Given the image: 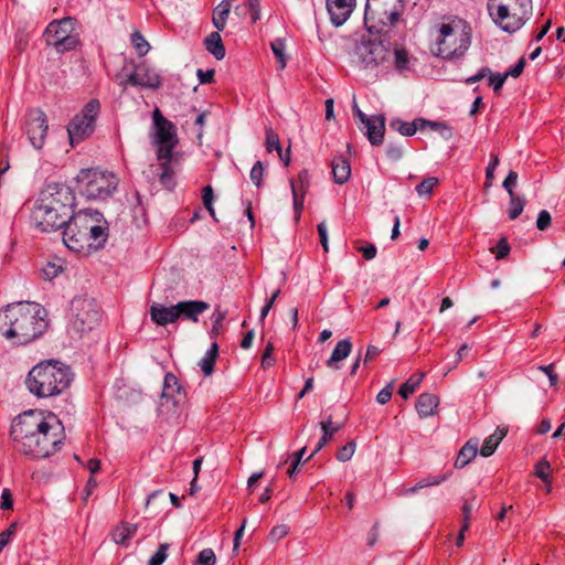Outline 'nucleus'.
<instances>
[{
	"label": "nucleus",
	"instance_id": "nucleus-6",
	"mask_svg": "<svg viewBox=\"0 0 565 565\" xmlns=\"http://www.w3.org/2000/svg\"><path fill=\"white\" fill-rule=\"evenodd\" d=\"M398 18V0L365 1L364 25L371 34H390Z\"/></svg>",
	"mask_w": 565,
	"mask_h": 565
},
{
	"label": "nucleus",
	"instance_id": "nucleus-12",
	"mask_svg": "<svg viewBox=\"0 0 565 565\" xmlns=\"http://www.w3.org/2000/svg\"><path fill=\"white\" fill-rule=\"evenodd\" d=\"M10 436L20 452L33 454L35 445V412L33 409L24 411L12 419Z\"/></svg>",
	"mask_w": 565,
	"mask_h": 565
},
{
	"label": "nucleus",
	"instance_id": "nucleus-3",
	"mask_svg": "<svg viewBox=\"0 0 565 565\" xmlns=\"http://www.w3.org/2000/svg\"><path fill=\"white\" fill-rule=\"evenodd\" d=\"M488 9L493 22L502 31L513 33L530 19L532 0H490Z\"/></svg>",
	"mask_w": 565,
	"mask_h": 565
},
{
	"label": "nucleus",
	"instance_id": "nucleus-7",
	"mask_svg": "<svg viewBox=\"0 0 565 565\" xmlns=\"http://www.w3.org/2000/svg\"><path fill=\"white\" fill-rule=\"evenodd\" d=\"M72 381L70 367L60 361L38 362V397H49L62 393Z\"/></svg>",
	"mask_w": 565,
	"mask_h": 565
},
{
	"label": "nucleus",
	"instance_id": "nucleus-27",
	"mask_svg": "<svg viewBox=\"0 0 565 565\" xmlns=\"http://www.w3.org/2000/svg\"><path fill=\"white\" fill-rule=\"evenodd\" d=\"M352 351V343L349 339L339 341L333 349L331 356L327 360L326 365L333 370H339V363L345 360Z\"/></svg>",
	"mask_w": 565,
	"mask_h": 565
},
{
	"label": "nucleus",
	"instance_id": "nucleus-41",
	"mask_svg": "<svg viewBox=\"0 0 565 565\" xmlns=\"http://www.w3.org/2000/svg\"><path fill=\"white\" fill-rule=\"evenodd\" d=\"M38 338H40L44 332H46L51 327V319L49 317V311L41 307L38 303Z\"/></svg>",
	"mask_w": 565,
	"mask_h": 565
},
{
	"label": "nucleus",
	"instance_id": "nucleus-49",
	"mask_svg": "<svg viewBox=\"0 0 565 565\" xmlns=\"http://www.w3.org/2000/svg\"><path fill=\"white\" fill-rule=\"evenodd\" d=\"M450 473H443L437 476H428L419 480V487H431V486H438L443 482H445L449 478Z\"/></svg>",
	"mask_w": 565,
	"mask_h": 565
},
{
	"label": "nucleus",
	"instance_id": "nucleus-2",
	"mask_svg": "<svg viewBox=\"0 0 565 565\" xmlns=\"http://www.w3.org/2000/svg\"><path fill=\"white\" fill-rule=\"evenodd\" d=\"M75 181L79 194L94 201H104L113 196L119 183L114 172L99 168L82 169Z\"/></svg>",
	"mask_w": 565,
	"mask_h": 565
},
{
	"label": "nucleus",
	"instance_id": "nucleus-32",
	"mask_svg": "<svg viewBox=\"0 0 565 565\" xmlns=\"http://www.w3.org/2000/svg\"><path fill=\"white\" fill-rule=\"evenodd\" d=\"M218 355V345L213 342L204 356L199 361L198 365L205 376H210L214 372V365Z\"/></svg>",
	"mask_w": 565,
	"mask_h": 565
},
{
	"label": "nucleus",
	"instance_id": "nucleus-60",
	"mask_svg": "<svg viewBox=\"0 0 565 565\" xmlns=\"http://www.w3.org/2000/svg\"><path fill=\"white\" fill-rule=\"evenodd\" d=\"M551 214L546 210L540 211L537 218H536V227L540 231L546 230L551 225Z\"/></svg>",
	"mask_w": 565,
	"mask_h": 565
},
{
	"label": "nucleus",
	"instance_id": "nucleus-21",
	"mask_svg": "<svg viewBox=\"0 0 565 565\" xmlns=\"http://www.w3.org/2000/svg\"><path fill=\"white\" fill-rule=\"evenodd\" d=\"M209 303L202 300H184L174 305L177 319L199 321V316L209 309Z\"/></svg>",
	"mask_w": 565,
	"mask_h": 565
},
{
	"label": "nucleus",
	"instance_id": "nucleus-45",
	"mask_svg": "<svg viewBox=\"0 0 565 565\" xmlns=\"http://www.w3.org/2000/svg\"><path fill=\"white\" fill-rule=\"evenodd\" d=\"M438 184V179L435 177H428L424 179L417 186L416 193L419 196H429L434 190V188Z\"/></svg>",
	"mask_w": 565,
	"mask_h": 565
},
{
	"label": "nucleus",
	"instance_id": "nucleus-14",
	"mask_svg": "<svg viewBox=\"0 0 565 565\" xmlns=\"http://www.w3.org/2000/svg\"><path fill=\"white\" fill-rule=\"evenodd\" d=\"M99 111V102L92 99L84 106L82 111L71 120L67 126V134L72 147L93 134Z\"/></svg>",
	"mask_w": 565,
	"mask_h": 565
},
{
	"label": "nucleus",
	"instance_id": "nucleus-28",
	"mask_svg": "<svg viewBox=\"0 0 565 565\" xmlns=\"http://www.w3.org/2000/svg\"><path fill=\"white\" fill-rule=\"evenodd\" d=\"M333 180L338 184H344L351 177V166L347 158L337 157L332 161Z\"/></svg>",
	"mask_w": 565,
	"mask_h": 565
},
{
	"label": "nucleus",
	"instance_id": "nucleus-23",
	"mask_svg": "<svg viewBox=\"0 0 565 565\" xmlns=\"http://www.w3.org/2000/svg\"><path fill=\"white\" fill-rule=\"evenodd\" d=\"M391 61L385 65L393 66L394 70L399 74H406L413 71L416 58L411 56L408 51L399 46H391Z\"/></svg>",
	"mask_w": 565,
	"mask_h": 565
},
{
	"label": "nucleus",
	"instance_id": "nucleus-15",
	"mask_svg": "<svg viewBox=\"0 0 565 565\" xmlns=\"http://www.w3.org/2000/svg\"><path fill=\"white\" fill-rule=\"evenodd\" d=\"M43 40L49 46H53L57 52H67L77 44V36L74 34V20L71 18L51 22L44 33Z\"/></svg>",
	"mask_w": 565,
	"mask_h": 565
},
{
	"label": "nucleus",
	"instance_id": "nucleus-50",
	"mask_svg": "<svg viewBox=\"0 0 565 565\" xmlns=\"http://www.w3.org/2000/svg\"><path fill=\"white\" fill-rule=\"evenodd\" d=\"M264 170L265 168L262 161H257L250 170L249 178L257 188H259L262 184Z\"/></svg>",
	"mask_w": 565,
	"mask_h": 565
},
{
	"label": "nucleus",
	"instance_id": "nucleus-56",
	"mask_svg": "<svg viewBox=\"0 0 565 565\" xmlns=\"http://www.w3.org/2000/svg\"><path fill=\"white\" fill-rule=\"evenodd\" d=\"M274 345L268 342L263 354H262V366L264 369L270 367L275 363V359L273 356Z\"/></svg>",
	"mask_w": 565,
	"mask_h": 565
},
{
	"label": "nucleus",
	"instance_id": "nucleus-19",
	"mask_svg": "<svg viewBox=\"0 0 565 565\" xmlns=\"http://www.w3.org/2000/svg\"><path fill=\"white\" fill-rule=\"evenodd\" d=\"M141 86L147 88H158L161 85L160 75L156 70L140 64L135 70L127 74L126 79L121 82V85Z\"/></svg>",
	"mask_w": 565,
	"mask_h": 565
},
{
	"label": "nucleus",
	"instance_id": "nucleus-57",
	"mask_svg": "<svg viewBox=\"0 0 565 565\" xmlns=\"http://www.w3.org/2000/svg\"><path fill=\"white\" fill-rule=\"evenodd\" d=\"M289 533V526L286 524H279L271 529L269 533V539L273 542H277L281 539H284Z\"/></svg>",
	"mask_w": 565,
	"mask_h": 565
},
{
	"label": "nucleus",
	"instance_id": "nucleus-1",
	"mask_svg": "<svg viewBox=\"0 0 565 565\" xmlns=\"http://www.w3.org/2000/svg\"><path fill=\"white\" fill-rule=\"evenodd\" d=\"M0 332L15 345H25L35 338V306L20 301L0 310Z\"/></svg>",
	"mask_w": 565,
	"mask_h": 565
},
{
	"label": "nucleus",
	"instance_id": "nucleus-43",
	"mask_svg": "<svg viewBox=\"0 0 565 565\" xmlns=\"http://www.w3.org/2000/svg\"><path fill=\"white\" fill-rule=\"evenodd\" d=\"M63 270V263L61 259L49 262L42 267L41 273L46 280H52Z\"/></svg>",
	"mask_w": 565,
	"mask_h": 565
},
{
	"label": "nucleus",
	"instance_id": "nucleus-51",
	"mask_svg": "<svg viewBox=\"0 0 565 565\" xmlns=\"http://www.w3.org/2000/svg\"><path fill=\"white\" fill-rule=\"evenodd\" d=\"M216 556L212 548H204L199 553L198 564L199 565H215Z\"/></svg>",
	"mask_w": 565,
	"mask_h": 565
},
{
	"label": "nucleus",
	"instance_id": "nucleus-29",
	"mask_svg": "<svg viewBox=\"0 0 565 565\" xmlns=\"http://www.w3.org/2000/svg\"><path fill=\"white\" fill-rule=\"evenodd\" d=\"M478 454V440H468L462 448L459 450L455 467L463 468L466 467Z\"/></svg>",
	"mask_w": 565,
	"mask_h": 565
},
{
	"label": "nucleus",
	"instance_id": "nucleus-31",
	"mask_svg": "<svg viewBox=\"0 0 565 565\" xmlns=\"http://www.w3.org/2000/svg\"><path fill=\"white\" fill-rule=\"evenodd\" d=\"M320 426H321V430H322V437L319 439L312 454L308 458L312 457L315 454L320 451L331 440L332 436L341 428V425L334 424L331 420V418H328L327 420L321 422Z\"/></svg>",
	"mask_w": 565,
	"mask_h": 565
},
{
	"label": "nucleus",
	"instance_id": "nucleus-40",
	"mask_svg": "<svg viewBox=\"0 0 565 565\" xmlns=\"http://www.w3.org/2000/svg\"><path fill=\"white\" fill-rule=\"evenodd\" d=\"M392 128L397 130L402 136L411 137L417 131L415 120L412 122L403 121L401 119H394L390 125Z\"/></svg>",
	"mask_w": 565,
	"mask_h": 565
},
{
	"label": "nucleus",
	"instance_id": "nucleus-30",
	"mask_svg": "<svg viewBox=\"0 0 565 565\" xmlns=\"http://www.w3.org/2000/svg\"><path fill=\"white\" fill-rule=\"evenodd\" d=\"M232 8L231 0H222L213 11L212 23L217 31H223Z\"/></svg>",
	"mask_w": 565,
	"mask_h": 565
},
{
	"label": "nucleus",
	"instance_id": "nucleus-36",
	"mask_svg": "<svg viewBox=\"0 0 565 565\" xmlns=\"http://www.w3.org/2000/svg\"><path fill=\"white\" fill-rule=\"evenodd\" d=\"M505 434V429H497L492 435L487 437L480 449L481 456H491L495 451L497 447L499 446Z\"/></svg>",
	"mask_w": 565,
	"mask_h": 565
},
{
	"label": "nucleus",
	"instance_id": "nucleus-37",
	"mask_svg": "<svg viewBox=\"0 0 565 565\" xmlns=\"http://www.w3.org/2000/svg\"><path fill=\"white\" fill-rule=\"evenodd\" d=\"M265 147L268 152L276 151L280 159L285 161L286 164H288L289 158L285 159L279 137L271 128L266 129Z\"/></svg>",
	"mask_w": 565,
	"mask_h": 565
},
{
	"label": "nucleus",
	"instance_id": "nucleus-52",
	"mask_svg": "<svg viewBox=\"0 0 565 565\" xmlns=\"http://www.w3.org/2000/svg\"><path fill=\"white\" fill-rule=\"evenodd\" d=\"M202 200H203V204H204L205 209L209 211V213L213 217H215V211H214V207H213L214 194H213V190H212V188L210 185H206L203 189Z\"/></svg>",
	"mask_w": 565,
	"mask_h": 565
},
{
	"label": "nucleus",
	"instance_id": "nucleus-35",
	"mask_svg": "<svg viewBox=\"0 0 565 565\" xmlns=\"http://www.w3.org/2000/svg\"><path fill=\"white\" fill-rule=\"evenodd\" d=\"M137 525L130 523H122L117 526L113 532V540L116 544L128 545L129 540L136 534Z\"/></svg>",
	"mask_w": 565,
	"mask_h": 565
},
{
	"label": "nucleus",
	"instance_id": "nucleus-34",
	"mask_svg": "<svg viewBox=\"0 0 565 565\" xmlns=\"http://www.w3.org/2000/svg\"><path fill=\"white\" fill-rule=\"evenodd\" d=\"M217 32L211 33L209 36H206L204 44L205 49L216 58V60H223L225 56V47L222 43V38Z\"/></svg>",
	"mask_w": 565,
	"mask_h": 565
},
{
	"label": "nucleus",
	"instance_id": "nucleus-13",
	"mask_svg": "<svg viewBox=\"0 0 565 565\" xmlns=\"http://www.w3.org/2000/svg\"><path fill=\"white\" fill-rule=\"evenodd\" d=\"M73 310L75 313L70 320L68 333L73 338H82L96 327L100 315L95 303L89 299H75Z\"/></svg>",
	"mask_w": 565,
	"mask_h": 565
},
{
	"label": "nucleus",
	"instance_id": "nucleus-54",
	"mask_svg": "<svg viewBox=\"0 0 565 565\" xmlns=\"http://www.w3.org/2000/svg\"><path fill=\"white\" fill-rule=\"evenodd\" d=\"M355 451V444L353 441L344 445L337 454V459L339 461L345 462L350 460Z\"/></svg>",
	"mask_w": 565,
	"mask_h": 565
},
{
	"label": "nucleus",
	"instance_id": "nucleus-10",
	"mask_svg": "<svg viewBox=\"0 0 565 565\" xmlns=\"http://www.w3.org/2000/svg\"><path fill=\"white\" fill-rule=\"evenodd\" d=\"M151 140L158 147V160L171 159L172 151L179 142L175 125L164 118L158 108L152 114Z\"/></svg>",
	"mask_w": 565,
	"mask_h": 565
},
{
	"label": "nucleus",
	"instance_id": "nucleus-61",
	"mask_svg": "<svg viewBox=\"0 0 565 565\" xmlns=\"http://www.w3.org/2000/svg\"><path fill=\"white\" fill-rule=\"evenodd\" d=\"M317 230H318V234H319L320 244L322 245L323 250L328 252L329 250V242H328V227H327L326 222L324 221L320 222L317 226Z\"/></svg>",
	"mask_w": 565,
	"mask_h": 565
},
{
	"label": "nucleus",
	"instance_id": "nucleus-16",
	"mask_svg": "<svg viewBox=\"0 0 565 565\" xmlns=\"http://www.w3.org/2000/svg\"><path fill=\"white\" fill-rule=\"evenodd\" d=\"M74 201L72 190L62 182H47L38 194V213L44 205L54 207L55 212L71 209Z\"/></svg>",
	"mask_w": 565,
	"mask_h": 565
},
{
	"label": "nucleus",
	"instance_id": "nucleus-17",
	"mask_svg": "<svg viewBox=\"0 0 565 565\" xmlns=\"http://www.w3.org/2000/svg\"><path fill=\"white\" fill-rule=\"evenodd\" d=\"M64 245L74 253H83L89 249L88 238L83 230L77 226L75 213L68 217L64 227L58 232Z\"/></svg>",
	"mask_w": 565,
	"mask_h": 565
},
{
	"label": "nucleus",
	"instance_id": "nucleus-33",
	"mask_svg": "<svg viewBox=\"0 0 565 565\" xmlns=\"http://www.w3.org/2000/svg\"><path fill=\"white\" fill-rule=\"evenodd\" d=\"M415 125L417 126V130H425L427 128H440V137L444 140H449L452 138L454 132L452 128L445 122L431 121L424 118L415 119Z\"/></svg>",
	"mask_w": 565,
	"mask_h": 565
},
{
	"label": "nucleus",
	"instance_id": "nucleus-47",
	"mask_svg": "<svg viewBox=\"0 0 565 565\" xmlns=\"http://www.w3.org/2000/svg\"><path fill=\"white\" fill-rule=\"evenodd\" d=\"M294 182L297 188H298V193H301L302 196L306 195V192L309 188V182H310V178H309V173L307 170H301L298 174V178L297 180H290V183Z\"/></svg>",
	"mask_w": 565,
	"mask_h": 565
},
{
	"label": "nucleus",
	"instance_id": "nucleus-46",
	"mask_svg": "<svg viewBox=\"0 0 565 565\" xmlns=\"http://www.w3.org/2000/svg\"><path fill=\"white\" fill-rule=\"evenodd\" d=\"M291 193L294 200L295 218L298 222L301 215V211L303 209L305 196H302L301 193H298V188L294 182H291Z\"/></svg>",
	"mask_w": 565,
	"mask_h": 565
},
{
	"label": "nucleus",
	"instance_id": "nucleus-44",
	"mask_svg": "<svg viewBox=\"0 0 565 565\" xmlns=\"http://www.w3.org/2000/svg\"><path fill=\"white\" fill-rule=\"evenodd\" d=\"M131 44L140 56H145L150 50V44L139 32L131 34Z\"/></svg>",
	"mask_w": 565,
	"mask_h": 565
},
{
	"label": "nucleus",
	"instance_id": "nucleus-48",
	"mask_svg": "<svg viewBox=\"0 0 565 565\" xmlns=\"http://www.w3.org/2000/svg\"><path fill=\"white\" fill-rule=\"evenodd\" d=\"M169 545L167 543L161 544L158 551L150 557L147 565H162L168 557Z\"/></svg>",
	"mask_w": 565,
	"mask_h": 565
},
{
	"label": "nucleus",
	"instance_id": "nucleus-18",
	"mask_svg": "<svg viewBox=\"0 0 565 565\" xmlns=\"http://www.w3.org/2000/svg\"><path fill=\"white\" fill-rule=\"evenodd\" d=\"M54 207L44 205L38 213V230L46 233L60 232L68 221L70 209L55 212Z\"/></svg>",
	"mask_w": 565,
	"mask_h": 565
},
{
	"label": "nucleus",
	"instance_id": "nucleus-24",
	"mask_svg": "<svg viewBox=\"0 0 565 565\" xmlns=\"http://www.w3.org/2000/svg\"><path fill=\"white\" fill-rule=\"evenodd\" d=\"M158 166L151 164L149 170L145 171L146 178L151 181L158 174L161 184L166 188H172L174 185L173 182V170L170 164L171 159H161Z\"/></svg>",
	"mask_w": 565,
	"mask_h": 565
},
{
	"label": "nucleus",
	"instance_id": "nucleus-11",
	"mask_svg": "<svg viewBox=\"0 0 565 565\" xmlns=\"http://www.w3.org/2000/svg\"><path fill=\"white\" fill-rule=\"evenodd\" d=\"M184 401L185 392L179 384L177 376L172 373H167L158 407L159 415L167 422L178 419Z\"/></svg>",
	"mask_w": 565,
	"mask_h": 565
},
{
	"label": "nucleus",
	"instance_id": "nucleus-64",
	"mask_svg": "<svg viewBox=\"0 0 565 565\" xmlns=\"http://www.w3.org/2000/svg\"><path fill=\"white\" fill-rule=\"evenodd\" d=\"M13 507V500H12V493L9 489H3L1 492V504L0 508L3 510L12 509Z\"/></svg>",
	"mask_w": 565,
	"mask_h": 565
},
{
	"label": "nucleus",
	"instance_id": "nucleus-26",
	"mask_svg": "<svg viewBox=\"0 0 565 565\" xmlns=\"http://www.w3.org/2000/svg\"><path fill=\"white\" fill-rule=\"evenodd\" d=\"M439 404V398L435 394L422 393L416 401V411L420 418L433 416Z\"/></svg>",
	"mask_w": 565,
	"mask_h": 565
},
{
	"label": "nucleus",
	"instance_id": "nucleus-59",
	"mask_svg": "<svg viewBox=\"0 0 565 565\" xmlns=\"http://www.w3.org/2000/svg\"><path fill=\"white\" fill-rule=\"evenodd\" d=\"M493 252L495 253V258L497 259L505 258L509 255V253H510V245H509L507 238L502 237L498 242V245H497V247H495V249Z\"/></svg>",
	"mask_w": 565,
	"mask_h": 565
},
{
	"label": "nucleus",
	"instance_id": "nucleus-63",
	"mask_svg": "<svg viewBox=\"0 0 565 565\" xmlns=\"http://www.w3.org/2000/svg\"><path fill=\"white\" fill-rule=\"evenodd\" d=\"M386 154L391 160L397 161L403 157V148L402 146L390 143L386 147Z\"/></svg>",
	"mask_w": 565,
	"mask_h": 565
},
{
	"label": "nucleus",
	"instance_id": "nucleus-53",
	"mask_svg": "<svg viewBox=\"0 0 565 565\" xmlns=\"http://www.w3.org/2000/svg\"><path fill=\"white\" fill-rule=\"evenodd\" d=\"M488 77H489V85L492 86L493 90L494 92H499L502 86L504 85L507 78H508V74H501V73H498V74H492V72L490 71V74H488Z\"/></svg>",
	"mask_w": 565,
	"mask_h": 565
},
{
	"label": "nucleus",
	"instance_id": "nucleus-20",
	"mask_svg": "<svg viewBox=\"0 0 565 565\" xmlns=\"http://www.w3.org/2000/svg\"><path fill=\"white\" fill-rule=\"evenodd\" d=\"M355 0H327V10L334 26L344 24L353 12Z\"/></svg>",
	"mask_w": 565,
	"mask_h": 565
},
{
	"label": "nucleus",
	"instance_id": "nucleus-58",
	"mask_svg": "<svg viewBox=\"0 0 565 565\" xmlns=\"http://www.w3.org/2000/svg\"><path fill=\"white\" fill-rule=\"evenodd\" d=\"M393 387V382L388 383L385 387H383L376 395V402L381 405L386 404L392 397Z\"/></svg>",
	"mask_w": 565,
	"mask_h": 565
},
{
	"label": "nucleus",
	"instance_id": "nucleus-55",
	"mask_svg": "<svg viewBox=\"0 0 565 565\" xmlns=\"http://www.w3.org/2000/svg\"><path fill=\"white\" fill-rule=\"evenodd\" d=\"M550 462L546 460V459H541L536 465H535V475L537 478H540L541 480L543 481H547L548 480V470H550Z\"/></svg>",
	"mask_w": 565,
	"mask_h": 565
},
{
	"label": "nucleus",
	"instance_id": "nucleus-8",
	"mask_svg": "<svg viewBox=\"0 0 565 565\" xmlns=\"http://www.w3.org/2000/svg\"><path fill=\"white\" fill-rule=\"evenodd\" d=\"M38 457L46 458L60 449L64 439V427L58 417L51 412L39 413Z\"/></svg>",
	"mask_w": 565,
	"mask_h": 565
},
{
	"label": "nucleus",
	"instance_id": "nucleus-22",
	"mask_svg": "<svg viewBox=\"0 0 565 565\" xmlns=\"http://www.w3.org/2000/svg\"><path fill=\"white\" fill-rule=\"evenodd\" d=\"M360 129L367 137L372 146H380L383 143L385 118L380 115L371 116L370 119L362 124Z\"/></svg>",
	"mask_w": 565,
	"mask_h": 565
},
{
	"label": "nucleus",
	"instance_id": "nucleus-9",
	"mask_svg": "<svg viewBox=\"0 0 565 565\" xmlns=\"http://www.w3.org/2000/svg\"><path fill=\"white\" fill-rule=\"evenodd\" d=\"M77 226L88 238L89 249L103 248L109 236V225L103 213L94 209H84L75 213Z\"/></svg>",
	"mask_w": 565,
	"mask_h": 565
},
{
	"label": "nucleus",
	"instance_id": "nucleus-42",
	"mask_svg": "<svg viewBox=\"0 0 565 565\" xmlns=\"http://www.w3.org/2000/svg\"><path fill=\"white\" fill-rule=\"evenodd\" d=\"M525 199L515 194L510 196L509 217L515 220L524 210Z\"/></svg>",
	"mask_w": 565,
	"mask_h": 565
},
{
	"label": "nucleus",
	"instance_id": "nucleus-4",
	"mask_svg": "<svg viewBox=\"0 0 565 565\" xmlns=\"http://www.w3.org/2000/svg\"><path fill=\"white\" fill-rule=\"evenodd\" d=\"M436 40V55L445 60L462 57L471 44L470 30L461 22L444 23Z\"/></svg>",
	"mask_w": 565,
	"mask_h": 565
},
{
	"label": "nucleus",
	"instance_id": "nucleus-38",
	"mask_svg": "<svg viewBox=\"0 0 565 565\" xmlns=\"http://www.w3.org/2000/svg\"><path fill=\"white\" fill-rule=\"evenodd\" d=\"M425 374L419 373L411 376L405 383H403L398 390V394L407 399L419 386L424 379Z\"/></svg>",
	"mask_w": 565,
	"mask_h": 565
},
{
	"label": "nucleus",
	"instance_id": "nucleus-25",
	"mask_svg": "<svg viewBox=\"0 0 565 565\" xmlns=\"http://www.w3.org/2000/svg\"><path fill=\"white\" fill-rule=\"evenodd\" d=\"M149 315L151 321L160 327H166L178 321L174 305L163 306L161 303L153 302L150 306Z\"/></svg>",
	"mask_w": 565,
	"mask_h": 565
},
{
	"label": "nucleus",
	"instance_id": "nucleus-62",
	"mask_svg": "<svg viewBox=\"0 0 565 565\" xmlns=\"http://www.w3.org/2000/svg\"><path fill=\"white\" fill-rule=\"evenodd\" d=\"M516 181H518V173L514 172V171H510L507 175V178L504 179L503 181V184L502 186L504 188V190L509 193V195L511 196L512 194H514L513 192V188L515 186L516 184Z\"/></svg>",
	"mask_w": 565,
	"mask_h": 565
},
{
	"label": "nucleus",
	"instance_id": "nucleus-5",
	"mask_svg": "<svg viewBox=\"0 0 565 565\" xmlns=\"http://www.w3.org/2000/svg\"><path fill=\"white\" fill-rule=\"evenodd\" d=\"M391 35L367 32L356 44L354 54L363 68L373 70L391 61Z\"/></svg>",
	"mask_w": 565,
	"mask_h": 565
},
{
	"label": "nucleus",
	"instance_id": "nucleus-39",
	"mask_svg": "<svg viewBox=\"0 0 565 565\" xmlns=\"http://www.w3.org/2000/svg\"><path fill=\"white\" fill-rule=\"evenodd\" d=\"M270 47H271V51H273L275 57L279 62L280 70H284L287 64V55L285 54V49H286L285 40L281 38L275 39L270 43Z\"/></svg>",
	"mask_w": 565,
	"mask_h": 565
}]
</instances>
